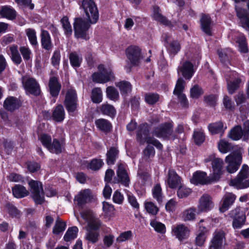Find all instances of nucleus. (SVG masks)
Masks as SVG:
<instances>
[{
	"label": "nucleus",
	"mask_w": 249,
	"mask_h": 249,
	"mask_svg": "<svg viewBox=\"0 0 249 249\" xmlns=\"http://www.w3.org/2000/svg\"><path fill=\"white\" fill-rule=\"evenodd\" d=\"M99 17H79L74 18L73 27L76 37L85 40L89 39L87 34L91 24H94L98 20Z\"/></svg>",
	"instance_id": "1"
},
{
	"label": "nucleus",
	"mask_w": 249,
	"mask_h": 249,
	"mask_svg": "<svg viewBox=\"0 0 249 249\" xmlns=\"http://www.w3.org/2000/svg\"><path fill=\"white\" fill-rule=\"evenodd\" d=\"M149 129V125L147 123L140 124L137 132L138 141L142 144L146 142L147 143L153 145L158 149H162L163 146L158 140L152 137L148 136Z\"/></svg>",
	"instance_id": "2"
},
{
	"label": "nucleus",
	"mask_w": 249,
	"mask_h": 249,
	"mask_svg": "<svg viewBox=\"0 0 249 249\" xmlns=\"http://www.w3.org/2000/svg\"><path fill=\"white\" fill-rule=\"evenodd\" d=\"M101 226V222L98 218H92L88 221L85 238L89 242L94 244L98 241Z\"/></svg>",
	"instance_id": "3"
},
{
	"label": "nucleus",
	"mask_w": 249,
	"mask_h": 249,
	"mask_svg": "<svg viewBox=\"0 0 249 249\" xmlns=\"http://www.w3.org/2000/svg\"><path fill=\"white\" fill-rule=\"evenodd\" d=\"M230 185L237 189H243L249 187V167L243 164L236 178L230 180Z\"/></svg>",
	"instance_id": "4"
},
{
	"label": "nucleus",
	"mask_w": 249,
	"mask_h": 249,
	"mask_svg": "<svg viewBox=\"0 0 249 249\" xmlns=\"http://www.w3.org/2000/svg\"><path fill=\"white\" fill-rule=\"evenodd\" d=\"M173 122H167L156 127L153 131L155 136L164 140H174L176 138L173 132Z\"/></svg>",
	"instance_id": "5"
},
{
	"label": "nucleus",
	"mask_w": 249,
	"mask_h": 249,
	"mask_svg": "<svg viewBox=\"0 0 249 249\" xmlns=\"http://www.w3.org/2000/svg\"><path fill=\"white\" fill-rule=\"evenodd\" d=\"M99 72L92 74V80L98 83H105L114 79V74L110 67H105L103 64L98 67Z\"/></svg>",
	"instance_id": "6"
},
{
	"label": "nucleus",
	"mask_w": 249,
	"mask_h": 249,
	"mask_svg": "<svg viewBox=\"0 0 249 249\" xmlns=\"http://www.w3.org/2000/svg\"><path fill=\"white\" fill-rule=\"evenodd\" d=\"M32 196L36 204H42L44 201V192L41 182L33 179L28 182Z\"/></svg>",
	"instance_id": "7"
},
{
	"label": "nucleus",
	"mask_w": 249,
	"mask_h": 249,
	"mask_svg": "<svg viewBox=\"0 0 249 249\" xmlns=\"http://www.w3.org/2000/svg\"><path fill=\"white\" fill-rule=\"evenodd\" d=\"M242 155L239 152H234L226 157L225 162L228 164L226 169L231 174L236 172L241 164Z\"/></svg>",
	"instance_id": "8"
},
{
	"label": "nucleus",
	"mask_w": 249,
	"mask_h": 249,
	"mask_svg": "<svg viewBox=\"0 0 249 249\" xmlns=\"http://www.w3.org/2000/svg\"><path fill=\"white\" fill-rule=\"evenodd\" d=\"M230 216L233 219L232 227L234 229H239L245 224L246 216L243 208L238 206L231 211L229 213Z\"/></svg>",
	"instance_id": "9"
},
{
	"label": "nucleus",
	"mask_w": 249,
	"mask_h": 249,
	"mask_svg": "<svg viewBox=\"0 0 249 249\" xmlns=\"http://www.w3.org/2000/svg\"><path fill=\"white\" fill-rule=\"evenodd\" d=\"M78 98L75 89H70L66 92L64 104L70 114L73 113L78 107Z\"/></svg>",
	"instance_id": "10"
},
{
	"label": "nucleus",
	"mask_w": 249,
	"mask_h": 249,
	"mask_svg": "<svg viewBox=\"0 0 249 249\" xmlns=\"http://www.w3.org/2000/svg\"><path fill=\"white\" fill-rule=\"evenodd\" d=\"M210 161H212L211 164L213 172L211 176L215 182L219 180L221 175L223 174L224 162L220 158H215L213 159L212 156H210L209 158H206L204 160L206 163Z\"/></svg>",
	"instance_id": "11"
},
{
	"label": "nucleus",
	"mask_w": 249,
	"mask_h": 249,
	"mask_svg": "<svg viewBox=\"0 0 249 249\" xmlns=\"http://www.w3.org/2000/svg\"><path fill=\"white\" fill-rule=\"evenodd\" d=\"M23 87L27 93L37 96L40 94V86L36 80L32 77L23 76L21 78Z\"/></svg>",
	"instance_id": "12"
},
{
	"label": "nucleus",
	"mask_w": 249,
	"mask_h": 249,
	"mask_svg": "<svg viewBox=\"0 0 249 249\" xmlns=\"http://www.w3.org/2000/svg\"><path fill=\"white\" fill-rule=\"evenodd\" d=\"M126 168L127 165L125 163H121L118 164L116 171L117 176L114 178V183H120L125 187L129 186L130 178L126 171Z\"/></svg>",
	"instance_id": "13"
},
{
	"label": "nucleus",
	"mask_w": 249,
	"mask_h": 249,
	"mask_svg": "<svg viewBox=\"0 0 249 249\" xmlns=\"http://www.w3.org/2000/svg\"><path fill=\"white\" fill-rule=\"evenodd\" d=\"M226 242L225 233L223 230L216 229L213 233L209 249H223Z\"/></svg>",
	"instance_id": "14"
},
{
	"label": "nucleus",
	"mask_w": 249,
	"mask_h": 249,
	"mask_svg": "<svg viewBox=\"0 0 249 249\" xmlns=\"http://www.w3.org/2000/svg\"><path fill=\"white\" fill-rule=\"evenodd\" d=\"M214 206L212 198L208 194L203 195L199 199L197 207V213H207L211 211Z\"/></svg>",
	"instance_id": "15"
},
{
	"label": "nucleus",
	"mask_w": 249,
	"mask_h": 249,
	"mask_svg": "<svg viewBox=\"0 0 249 249\" xmlns=\"http://www.w3.org/2000/svg\"><path fill=\"white\" fill-rule=\"evenodd\" d=\"M93 199L92 192L89 189L82 190L74 197V200L80 207H82L87 203L91 202Z\"/></svg>",
	"instance_id": "16"
},
{
	"label": "nucleus",
	"mask_w": 249,
	"mask_h": 249,
	"mask_svg": "<svg viewBox=\"0 0 249 249\" xmlns=\"http://www.w3.org/2000/svg\"><path fill=\"white\" fill-rule=\"evenodd\" d=\"M214 182L211 175L207 176L206 173L197 171L193 174L191 182L195 185H205Z\"/></svg>",
	"instance_id": "17"
},
{
	"label": "nucleus",
	"mask_w": 249,
	"mask_h": 249,
	"mask_svg": "<svg viewBox=\"0 0 249 249\" xmlns=\"http://www.w3.org/2000/svg\"><path fill=\"white\" fill-rule=\"evenodd\" d=\"M178 72L180 73L185 79H190L195 72L194 66L189 61L181 62L178 68Z\"/></svg>",
	"instance_id": "18"
},
{
	"label": "nucleus",
	"mask_w": 249,
	"mask_h": 249,
	"mask_svg": "<svg viewBox=\"0 0 249 249\" xmlns=\"http://www.w3.org/2000/svg\"><path fill=\"white\" fill-rule=\"evenodd\" d=\"M126 55L132 66L139 64L141 59V49L136 46H130L126 49Z\"/></svg>",
	"instance_id": "19"
},
{
	"label": "nucleus",
	"mask_w": 249,
	"mask_h": 249,
	"mask_svg": "<svg viewBox=\"0 0 249 249\" xmlns=\"http://www.w3.org/2000/svg\"><path fill=\"white\" fill-rule=\"evenodd\" d=\"M237 76V73L234 71H231L229 74L225 76L229 92L232 94L239 86L241 80Z\"/></svg>",
	"instance_id": "20"
},
{
	"label": "nucleus",
	"mask_w": 249,
	"mask_h": 249,
	"mask_svg": "<svg viewBox=\"0 0 249 249\" xmlns=\"http://www.w3.org/2000/svg\"><path fill=\"white\" fill-rule=\"evenodd\" d=\"M172 234L180 241L187 238L189 235V230L183 224L174 226L172 228Z\"/></svg>",
	"instance_id": "21"
},
{
	"label": "nucleus",
	"mask_w": 249,
	"mask_h": 249,
	"mask_svg": "<svg viewBox=\"0 0 249 249\" xmlns=\"http://www.w3.org/2000/svg\"><path fill=\"white\" fill-rule=\"evenodd\" d=\"M21 101L15 97L9 96L7 97L3 103V107L5 110L13 112L18 109L21 106Z\"/></svg>",
	"instance_id": "22"
},
{
	"label": "nucleus",
	"mask_w": 249,
	"mask_h": 249,
	"mask_svg": "<svg viewBox=\"0 0 249 249\" xmlns=\"http://www.w3.org/2000/svg\"><path fill=\"white\" fill-rule=\"evenodd\" d=\"M82 6L86 16H98L97 6L93 0H83Z\"/></svg>",
	"instance_id": "23"
},
{
	"label": "nucleus",
	"mask_w": 249,
	"mask_h": 249,
	"mask_svg": "<svg viewBox=\"0 0 249 249\" xmlns=\"http://www.w3.org/2000/svg\"><path fill=\"white\" fill-rule=\"evenodd\" d=\"M236 198V196L232 193L226 194L222 200V204L219 208L221 213L227 211L234 202Z\"/></svg>",
	"instance_id": "24"
},
{
	"label": "nucleus",
	"mask_w": 249,
	"mask_h": 249,
	"mask_svg": "<svg viewBox=\"0 0 249 249\" xmlns=\"http://www.w3.org/2000/svg\"><path fill=\"white\" fill-rule=\"evenodd\" d=\"M167 183L171 189L177 188L181 184V178L174 170H169Z\"/></svg>",
	"instance_id": "25"
},
{
	"label": "nucleus",
	"mask_w": 249,
	"mask_h": 249,
	"mask_svg": "<svg viewBox=\"0 0 249 249\" xmlns=\"http://www.w3.org/2000/svg\"><path fill=\"white\" fill-rule=\"evenodd\" d=\"M49 88L52 96L56 98L59 93L61 85L56 77L53 76L50 77L49 82Z\"/></svg>",
	"instance_id": "26"
},
{
	"label": "nucleus",
	"mask_w": 249,
	"mask_h": 249,
	"mask_svg": "<svg viewBox=\"0 0 249 249\" xmlns=\"http://www.w3.org/2000/svg\"><path fill=\"white\" fill-rule=\"evenodd\" d=\"M226 127L224 126L223 123L221 121L210 124L208 126V130L211 134H220L221 136L224 133Z\"/></svg>",
	"instance_id": "27"
},
{
	"label": "nucleus",
	"mask_w": 249,
	"mask_h": 249,
	"mask_svg": "<svg viewBox=\"0 0 249 249\" xmlns=\"http://www.w3.org/2000/svg\"><path fill=\"white\" fill-rule=\"evenodd\" d=\"M41 42L42 48L49 51L53 48L51 36L49 32L46 30H42L41 34Z\"/></svg>",
	"instance_id": "28"
},
{
	"label": "nucleus",
	"mask_w": 249,
	"mask_h": 249,
	"mask_svg": "<svg viewBox=\"0 0 249 249\" xmlns=\"http://www.w3.org/2000/svg\"><path fill=\"white\" fill-rule=\"evenodd\" d=\"M95 124L97 128L105 133H108L112 128L111 124L105 119H97L95 120Z\"/></svg>",
	"instance_id": "29"
},
{
	"label": "nucleus",
	"mask_w": 249,
	"mask_h": 249,
	"mask_svg": "<svg viewBox=\"0 0 249 249\" xmlns=\"http://www.w3.org/2000/svg\"><path fill=\"white\" fill-rule=\"evenodd\" d=\"M212 20L210 17H202L200 19L201 30L208 36L212 35Z\"/></svg>",
	"instance_id": "30"
},
{
	"label": "nucleus",
	"mask_w": 249,
	"mask_h": 249,
	"mask_svg": "<svg viewBox=\"0 0 249 249\" xmlns=\"http://www.w3.org/2000/svg\"><path fill=\"white\" fill-rule=\"evenodd\" d=\"M119 150L115 147H111L106 154V161L108 165H113L118 157Z\"/></svg>",
	"instance_id": "31"
},
{
	"label": "nucleus",
	"mask_w": 249,
	"mask_h": 249,
	"mask_svg": "<svg viewBox=\"0 0 249 249\" xmlns=\"http://www.w3.org/2000/svg\"><path fill=\"white\" fill-rule=\"evenodd\" d=\"M65 116V114L63 107L61 105H58L53 112V119L57 122H61L64 120Z\"/></svg>",
	"instance_id": "32"
},
{
	"label": "nucleus",
	"mask_w": 249,
	"mask_h": 249,
	"mask_svg": "<svg viewBox=\"0 0 249 249\" xmlns=\"http://www.w3.org/2000/svg\"><path fill=\"white\" fill-rule=\"evenodd\" d=\"M9 51L12 61L16 65L20 64L22 62V58L18 52V46L13 45L9 46Z\"/></svg>",
	"instance_id": "33"
},
{
	"label": "nucleus",
	"mask_w": 249,
	"mask_h": 249,
	"mask_svg": "<svg viewBox=\"0 0 249 249\" xmlns=\"http://www.w3.org/2000/svg\"><path fill=\"white\" fill-rule=\"evenodd\" d=\"M12 190L14 196L17 198H23L29 194L26 188L21 185H16L12 188Z\"/></svg>",
	"instance_id": "34"
},
{
	"label": "nucleus",
	"mask_w": 249,
	"mask_h": 249,
	"mask_svg": "<svg viewBox=\"0 0 249 249\" xmlns=\"http://www.w3.org/2000/svg\"><path fill=\"white\" fill-rule=\"evenodd\" d=\"M152 194L153 197L156 199L157 202L160 204L162 203L164 195L162 192V189L159 184H157L152 190Z\"/></svg>",
	"instance_id": "35"
},
{
	"label": "nucleus",
	"mask_w": 249,
	"mask_h": 249,
	"mask_svg": "<svg viewBox=\"0 0 249 249\" xmlns=\"http://www.w3.org/2000/svg\"><path fill=\"white\" fill-rule=\"evenodd\" d=\"M100 111L103 114L109 116L112 118H114L116 114L115 107L108 104H103L101 106Z\"/></svg>",
	"instance_id": "36"
},
{
	"label": "nucleus",
	"mask_w": 249,
	"mask_h": 249,
	"mask_svg": "<svg viewBox=\"0 0 249 249\" xmlns=\"http://www.w3.org/2000/svg\"><path fill=\"white\" fill-rule=\"evenodd\" d=\"M166 48L170 55L174 56L180 50L181 46L178 41L173 40L168 44Z\"/></svg>",
	"instance_id": "37"
},
{
	"label": "nucleus",
	"mask_w": 249,
	"mask_h": 249,
	"mask_svg": "<svg viewBox=\"0 0 249 249\" xmlns=\"http://www.w3.org/2000/svg\"><path fill=\"white\" fill-rule=\"evenodd\" d=\"M69 58L70 64L73 68L76 69L80 67L82 61L81 56L78 55L76 52H72L70 53Z\"/></svg>",
	"instance_id": "38"
},
{
	"label": "nucleus",
	"mask_w": 249,
	"mask_h": 249,
	"mask_svg": "<svg viewBox=\"0 0 249 249\" xmlns=\"http://www.w3.org/2000/svg\"><path fill=\"white\" fill-rule=\"evenodd\" d=\"M116 86L119 88L122 95H126L131 91V84L125 81H121L116 83Z\"/></svg>",
	"instance_id": "39"
},
{
	"label": "nucleus",
	"mask_w": 249,
	"mask_h": 249,
	"mask_svg": "<svg viewBox=\"0 0 249 249\" xmlns=\"http://www.w3.org/2000/svg\"><path fill=\"white\" fill-rule=\"evenodd\" d=\"M144 209L148 214L155 216L159 212V208L154 202L145 201L144 203Z\"/></svg>",
	"instance_id": "40"
},
{
	"label": "nucleus",
	"mask_w": 249,
	"mask_h": 249,
	"mask_svg": "<svg viewBox=\"0 0 249 249\" xmlns=\"http://www.w3.org/2000/svg\"><path fill=\"white\" fill-rule=\"evenodd\" d=\"M243 134V130L240 125H236L230 131L229 137L234 141L240 140Z\"/></svg>",
	"instance_id": "41"
},
{
	"label": "nucleus",
	"mask_w": 249,
	"mask_h": 249,
	"mask_svg": "<svg viewBox=\"0 0 249 249\" xmlns=\"http://www.w3.org/2000/svg\"><path fill=\"white\" fill-rule=\"evenodd\" d=\"M91 99L94 103L98 104L102 101L103 94L100 88H95L92 90Z\"/></svg>",
	"instance_id": "42"
},
{
	"label": "nucleus",
	"mask_w": 249,
	"mask_h": 249,
	"mask_svg": "<svg viewBox=\"0 0 249 249\" xmlns=\"http://www.w3.org/2000/svg\"><path fill=\"white\" fill-rule=\"evenodd\" d=\"M78 231V229L75 226L69 228L64 236V240L68 242L74 239L77 237Z\"/></svg>",
	"instance_id": "43"
},
{
	"label": "nucleus",
	"mask_w": 249,
	"mask_h": 249,
	"mask_svg": "<svg viewBox=\"0 0 249 249\" xmlns=\"http://www.w3.org/2000/svg\"><path fill=\"white\" fill-rule=\"evenodd\" d=\"M63 149V145L60 142L54 139L53 142L51 143V145L48 150L53 153L58 154L62 152Z\"/></svg>",
	"instance_id": "44"
},
{
	"label": "nucleus",
	"mask_w": 249,
	"mask_h": 249,
	"mask_svg": "<svg viewBox=\"0 0 249 249\" xmlns=\"http://www.w3.org/2000/svg\"><path fill=\"white\" fill-rule=\"evenodd\" d=\"M193 138L196 144L200 145L205 141V137L202 129H196L194 132Z\"/></svg>",
	"instance_id": "45"
},
{
	"label": "nucleus",
	"mask_w": 249,
	"mask_h": 249,
	"mask_svg": "<svg viewBox=\"0 0 249 249\" xmlns=\"http://www.w3.org/2000/svg\"><path fill=\"white\" fill-rule=\"evenodd\" d=\"M150 225L153 227L154 230L160 233H164L166 231L165 226L164 224L158 221L156 219L151 220Z\"/></svg>",
	"instance_id": "46"
},
{
	"label": "nucleus",
	"mask_w": 249,
	"mask_h": 249,
	"mask_svg": "<svg viewBox=\"0 0 249 249\" xmlns=\"http://www.w3.org/2000/svg\"><path fill=\"white\" fill-rule=\"evenodd\" d=\"M106 93L107 97L110 100L116 101L119 98V94L118 90L111 86L108 87L106 89Z\"/></svg>",
	"instance_id": "47"
},
{
	"label": "nucleus",
	"mask_w": 249,
	"mask_h": 249,
	"mask_svg": "<svg viewBox=\"0 0 249 249\" xmlns=\"http://www.w3.org/2000/svg\"><path fill=\"white\" fill-rule=\"evenodd\" d=\"M26 34L30 44L33 47H36L37 45L36 31L33 29H27L26 30Z\"/></svg>",
	"instance_id": "48"
},
{
	"label": "nucleus",
	"mask_w": 249,
	"mask_h": 249,
	"mask_svg": "<svg viewBox=\"0 0 249 249\" xmlns=\"http://www.w3.org/2000/svg\"><path fill=\"white\" fill-rule=\"evenodd\" d=\"M196 209L195 207L190 208L183 212V216L185 221H192L195 219Z\"/></svg>",
	"instance_id": "49"
},
{
	"label": "nucleus",
	"mask_w": 249,
	"mask_h": 249,
	"mask_svg": "<svg viewBox=\"0 0 249 249\" xmlns=\"http://www.w3.org/2000/svg\"><path fill=\"white\" fill-rule=\"evenodd\" d=\"M0 16H16V10L10 5L0 6Z\"/></svg>",
	"instance_id": "50"
},
{
	"label": "nucleus",
	"mask_w": 249,
	"mask_h": 249,
	"mask_svg": "<svg viewBox=\"0 0 249 249\" xmlns=\"http://www.w3.org/2000/svg\"><path fill=\"white\" fill-rule=\"evenodd\" d=\"M104 164L101 159H94L88 164V167L93 171L98 170Z\"/></svg>",
	"instance_id": "51"
},
{
	"label": "nucleus",
	"mask_w": 249,
	"mask_h": 249,
	"mask_svg": "<svg viewBox=\"0 0 249 249\" xmlns=\"http://www.w3.org/2000/svg\"><path fill=\"white\" fill-rule=\"evenodd\" d=\"M133 233L131 231H125L120 234L117 237L116 241L119 243L124 242L131 239Z\"/></svg>",
	"instance_id": "52"
},
{
	"label": "nucleus",
	"mask_w": 249,
	"mask_h": 249,
	"mask_svg": "<svg viewBox=\"0 0 249 249\" xmlns=\"http://www.w3.org/2000/svg\"><path fill=\"white\" fill-rule=\"evenodd\" d=\"M6 210L10 216L18 218L20 216L19 211L12 204L7 203L6 205Z\"/></svg>",
	"instance_id": "53"
},
{
	"label": "nucleus",
	"mask_w": 249,
	"mask_h": 249,
	"mask_svg": "<svg viewBox=\"0 0 249 249\" xmlns=\"http://www.w3.org/2000/svg\"><path fill=\"white\" fill-rule=\"evenodd\" d=\"M61 21L64 30L65 34L67 36L71 35L72 33V28L69 21L68 17H63Z\"/></svg>",
	"instance_id": "54"
},
{
	"label": "nucleus",
	"mask_w": 249,
	"mask_h": 249,
	"mask_svg": "<svg viewBox=\"0 0 249 249\" xmlns=\"http://www.w3.org/2000/svg\"><path fill=\"white\" fill-rule=\"evenodd\" d=\"M66 227V225L65 223L61 221L59 219H57L53 228V233L55 234H59L65 231Z\"/></svg>",
	"instance_id": "55"
},
{
	"label": "nucleus",
	"mask_w": 249,
	"mask_h": 249,
	"mask_svg": "<svg viewBox=\"0 0 249 249\" xmlns=\"http://www.w3.org/2000/svg\"><path fill=\"white\" fill-rule=\"evenodd\" d=\"M185 81L182 78L180 77L177 81L175 89L173 91L174 95H177L181 93H183L184 89Z\"/></svg>",
	"instance_id": "56"
},
{
	"label": "nucleus",
	"mask_w": 249,
	"mask_h": 249,
	"mask_svg": "<svg viewBox=\"0 0 249 249\" xmlns=\"http://www.w3.org/2000/svg\"><path fill=\"white\" fill-rule=\"evenodd\" d=\"M218 148L221 153L226 154L231 150V145L225 140H221L218 143Z\"/></svg>",
	"instance_id": "57"
},
{
	"label": "nucleus",
	"mask_w": 249,
	"mask_h": 249,
	"mask_svg": "<svg viewBox=\"0 0 249 249\" xmlns=\"http://www.w3.org/2000/svg\"><path fill=\"white\" fill-rule=\"evenodd\" d=\"M19 51L24 61L27 62L31 60L32 52L29 47L21 46L19 48Z\"/></svg>",
	"instance_id": "58"
},
{
	"label": "nucleus",
	"mask_w": 249,
	"mask_h": 249,
	"mask_svg": "<svg viewBox=\"0 0 249 249\" xmlns=\"http://www.w3.org/2000/svg\"><path fill=\"white\" fill-rule=\"evenodd\" d=\"M191 193L192 190L190 188L184 186H179L177 191V195L179 198H182L187 197Z\"/></svg>",
	"instance_id": "59"
},
{
	"label": "nucleus",
	"mask_w": 249,
	"mask_h": 249,
	"mask_svg": "<svg viewBox=\"0 0 249 249\" xmlns=\"http://www.w3.org/2000/svg\"><path fill=\"white\" fill-rule=\"evenodd\" d=\"M143 157L146 160L153 158L155 154L154 148L152 146L148 145L143 150Z\"/></svg>",
	"instance_id": "60"
},
{
	"label": "nucleus",
	"mask_w": 249,
	"mask_h": 249,
	"mask_svg": "<svg viewBox=\"0 0 249 249\" xmlns=\"http://www.w3.org/2000/svg\"><path fill=\"white\" fill-rule=\"evenodd\" d=\"M202 93V88L197 85H194L190 89V95L193 98H198Z\"/></svg>",
	"instance_id": "61"
},
{
	"label": "nucleus",
	"mask_w": 249,
	"mask_h": 249,
	"mask_svg": "<svg viewBox=\"0 0 249 249\" xmlns=\"http://www.w3.org/2000/svg\"><path fill=\"white\" fill-rule=\"evenodd\" d=\"M159 95L157 93H148L145 95V101L149 105H154L159 100Z\"/></svg>",
	"instance_id": "62"
},
{
	"label": "nucleus",
	"mask_w": 249,
	"mask_h": 249,
	"mask_svg": "<svg viewBox=\"0 0 249 249\" xmlns=\"http://www.w3.org/2000/svg\"><path fill=\"white\" fill-rule=\"evenodd\" d=\"M60 52L59 50H56L54 52L51 58L52 64L53 67L58 69L60 61Z\"/></svg>",
	"instance_id": "63"
},
{
	"label": "nucleus",
	"mask_w": 249,
	"mask_h": 249,
	"mask_svg": "<svg viewBox=\"0 0 249 249\" xmlns=\"http://www.w3.org/2000/svg\"><path fill=\"white\" fill-rule=\"evenodd\" d=\"M178 203L175 199L171 198L168 200L165 205V209L168 212H174L176 211Z\"/></svg>",
	"instance_id": "64"
}]
</instances>
